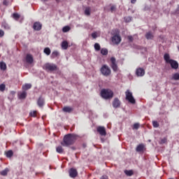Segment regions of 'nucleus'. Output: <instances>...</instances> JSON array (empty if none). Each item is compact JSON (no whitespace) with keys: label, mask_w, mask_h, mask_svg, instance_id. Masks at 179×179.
<instances>
[{"label":"nucleus","mask_w":179,"mask_h":179,"mask_svg":"<svg viewBox=\"0 0 179 179\" xmlns=\"http://www.w3.org/2000/svg\"><path fill=\"white\" fill-rule=\"evenodd\" d=\"M115 34L113 35V37H112V43L113 44L118 45L120 43H121V36H120V30L118 29H115L114 30Z\"/></svg>","instance_id":"20e7f679"},{"label":"nucleus","mask_w":179,"mask_h":179,"mask_svg":"<svg viewBox=\"0 0 179 179\" xmlns=\"http://www.w3.org/2000/svg\"><path fill=\"white\" fill-rule=\"evenodd\" d=\"M172 79L173 80H179V73H176L173 74Z\"/></svg>","instance_id":"7c9ffc66"},{"label":"nucleus","mask_w":179,"mask_h":179,"mask_svg":"<svg viewBox=\"0 0 179 179\" xmlns=\"http://www.w3.org/2000/svg\"><path fill=\"white\" fill-rule=\"evenodd\" d=\"M43 27V24L40 22H36L34 23L33 29L36 31H40Z\"/></svg>","instance_id":"9d476101"},{"label":"nucleus","mask_w":179,"mask_h":179,"mask_svg":"<svg viewBox=\"0 0 179 179\" xmlns=\"http://www.w3.org/2000/svg\"><path fill=\"white\" fill-rule=\"evenodd\" d=\"M8 169H5L0 172L1 176H8Z\"/></svg>","instance_id":"c9c22d12"},{"label":"nucleus","mask_w":179,"mask_h":179,"mask_svg":"<svg viewBox=\"0 0 179 179\" xmlns=\"http://www.w3.org/2000/svg\"><path fill=\"white\" fill-rule=\"evenodd\" d=\"M124 20L127 23H129V22H131V20H132V18L131 17H124Z\"/></svg>","instance_id":"ea45409f"},{"label":"nucleus","mask_w":179,"mask_h":179,"mask_svg":"<svg viewBox=\"0 0 179 179\" xmlns=\"http://www.w3.org/2000/svg\"><path fill=\"white\" fill-rule=\"evenodd\" d=\"M75 142H76V135L69 134L64 136L63 142L61 143V145L62 146L68 147L73 145Z\"/></svg>","instance_id":"f257e3e1"},{"label":"nucleus","mask_w":179,"mask_h":179,"mask_svg":"<svg viewBox=\"0 0 179 179\" xmlns=\"http://www.w3.org/2000/svg\"><path fill=\"white\" fill-rule=\"evenodd\" d=\"M136 152H143L145 150V145L143 144H139L136 148Z\"/></svg>","instance_id":"f3484780"},{"label":"nucleus","mask_w":179,"mask_h":179,"mask_svg":"<svg viewBox=\"0 0 179 179\" xmlns=\"http://www.w3.org/2000/svg\"><path fill=\"white\" fill-rule=\"evenodd\" d=\"M25 59L27 64H33V62H34V58L33 57V55L30 54L27 55Z\"/></svg>","instance_id":"ddd939ff"},{"label":"nucleus","mask_w":179,"mask_h":179,"mask_svg":"<svg viewBox=\"0 0 179 179\" xmlns=\"http://www.w3.org/2000/svg\"><path fill=\"white\" fill-rule=\"evenodd\" d=\"M43 52L46 55H50L51 54V49L50 48H45Z\"/></svg>","instance_id":"c756f323"},{"label":"nucleus","mask_w":179,"mask_h":179,"mask_svg":"<svg viewBox=\"0 0 179 179\" xmlns=\"http://www.w3.org/2000/svg\"><path fill=\"white\" fill-rule=\"evenodd\" d=\"M37 104L38 107H43V106H44V99L40 96L37 101Z\"/></svg>","instance_id":"a211bd4d"},{"label":"nucleus","mask_w":179,"mask_h":179,"mask_svg":"<svg viewBox=\"0 0 179 179\" xmlns=\"http://www.w3.org/2000/svg\"><path fill=\"white\" fill-rule=\"evenodd\" d=\"M127 38L129 41H130V43H132V41H134V37H132V36H129Z\"/></svg>","instance_id":"c03bdc74"},{"label":"nucleus","mask_w":179,"mask_h":179,"mask_svg":"<svg viewBox=\"0 0 179 179\" xmlns=\"http://www.w3.org/2000/svg\"><path fill=\"white\" fill-rule=\"evenodd\" d=\"M56 2H57V3L59 2V0H56Z\"/></svg>","instance_id":"8fccbe9b"},{"label":"nucleus","mask_w":179,"mask_h":179,"mask_svg":"<svg viewBox=\"0 0 179 179\" xmlns=\"http://www.w3.org/2000/svg\"><path fill=\"white\" fill-rule=\"evenodd\" d=\"M92 9L90 8V7H86L85 10L84 11V13L86 16H90V12H91Z\"/></svg>","instance_id":"5701e85b"},{"label":"nucleus","mask_w":179,"mask_h":179,"mask_svg":"<svg viewBox=\"0 0 179 179\" xmlns=\"http://www.w3.org/2000/svg\"><path fill=\"white\" fill-rule=\"evenodd\" d=\"M0 69L1 71H6V64L3 62L0 63Z\"/></svg>","instance_id":"b1692460"},{"label":"nucleus","mask_w":179,"mask_h":179,"mask_svg":"<svg viewBox=\"0 0 179 179\" xmlns=\"http://www.w3.org/2000/svg\"><path fill=\"white\" fill-rule=\"evenodd\" d=\"M64 113H72L73 111V108H72L71 106H64L62 109Z\"/></svg>","instance_id":"dca6fc26"},{"label":"nucleus","mask_w":179,"mask_h":179,"mask_svg":"<svg viewBox=\"0 0 179 179\" xmlns=\"http://www.w3.org/2000/svg\"><path fill=\"white\" fill-rule=\"evenodd\" d=\"M29 115L30 117H37V111L34 110L32 112H30Z\"/></svg>","instance_id":"473e14b6"},{"label":"nucleus","mask_w":179,"mask_h":179,"mask_svg":"<svg viewBox=\"0 0 179 179\" xmlns=\"http://www.w3.org/2000/svg\"><path fill=\"white\" fill-rule=\"evenodd\" d=\"M18 97L20 100H23L27 97V92L26 91H23L22 93L18 94Z\"/></svg>","instance_id":"2eb2a0df"},{"label":"nucleus","mask_w":179,"mask_h":179,"mask_svg":"<svg viewBox=\"0 0 179 179\" xmlns=\"http://www.w3.org/2000/svg\"><path fill=\"white\" fill-rule=\"evenodd\" d=\"M110 68L113 69V72L118 71V64H117V60L114 57L110 58Z\"/></svg>","instance_id":"0eeeda50"},{"label":"nucleus","mask_w":179,"mask_h":179,"mask_svg":"<svg viewBox=\"0 0 179 179\" xmlns=\"http://www.w3.org/2000/svg\"><path fill=\"white\" fill-rule=\"evenodd\" d=\"M125 96H126V100H127L129 103H131V104H135V103H136L135 98H134V95H132V92H131L129 90H127L125 92Z\"/></svg>","instance_id":"423d86ee"},{"label":"nucleus","mask_w":179,"mask_h":179,"mask_svg":"<svg viewBox=\"0 0 179 179\" xmlns=\"http://www.w3.org/2000/svg\"><path fill=\"white\" fill-rule=\"evenodd\" d=\"M112 104L114 108H118L121 106V101L118 98H115Z\"/></svg>","instance_id":"f8f14e48"},{"label":"nucleus","mask_w":179,"mask_h":179,"mask_svg":"<svg viewBox=\"0 0 179 179\" xmlns=\"http://www.w3.org/2000/svg\"><path fill=\"white\" fill-rule=\"evenodd\" d=\"M101 54L102 55H108V50H107V48H102L101 50Z\"/></svg>","instance_id":"cd10ccee"},{"label":"nucleus","mask_w":179,"mask_h":179,"mask_svg":"<svg viewBox=\"0 0 179 179\" xmlns=\"http://www.w3.org/2000/svg\"><path fill=\"white\" fill-rule=\"evenodd\" d=\"M164 59L166 62V64H170L172 69H178V62L174 59H170V55L166 53L164 55Z\"/></svg>","instance_id":"7ed1b4c3"},{"label":"nucleus","mask_w":179,"mask_h":179,"mask_svg":"<svg viewBox=\"0 0 179 179\" xmlns=\"http://www.w3.org/2000/svg\"><path fill=\"white\" fill-rule=\"evenodd\" d=\"M45 69L46 71H50L51 72H52V71H57V65L47 64L45 65Z\"/></svg>","instance_id":"1a4fd4ad"},{"label":"nucleus","mask_w":179,"mask_h":179,"mask_svg":"<svg viewBox=\"0 0 179 179\" xmlns=\"http://www.w3.org/2000/svg\"><path fill=\"white\" fill-rule=\"evenodd\" d=\"M124 173L126 176H128V177H131V176H134V171L132 170H125Z\"/></svg>","instance_id":"a878e982"},{"label":"nucleus","mask_w":179,"mask_h":179,"mask_svg":"<svg viewBox=\"0 0 179 179\" xmlns=\"http://www.w3.org/2000/svg\"><path fill=\"white\" fill-rule=\"evenodd\" d=\"M131 3H135L136 2V0H131Z\"/></svg>","instance_id":"09e8293b"},{"label":"nucleus","mask_w":179,"mask_h":179,"mask_svg":"<svg viewBox=\"0 0 179 179\" xmlns=\"http://www.w3.org/2000/svg\"><path fill=\"white\" fill-rule=\"evenodd\" d=\"M115 9H117V8L115 7V6H112L110 7V12L113 13V12H115Z\"/></svg>","instance_id":"37998d69"},{"label":"nucleus","mask_w":179,"mask_h":179,"mask_svg":"<svg viewBox=\"0 0 179 179\" xmlns=\"http://www.w3.org/2000/svg\"><path fill=\"white\" fill-rule=\"evenodd\" d=\"M69 176L71 178H76L78 176V171L73 168L70 169Z\"/></svg>","instance_id":"9b49d317"},{"label":"nucleus","mask_w":179,"mask_h":179,"mask_svg":"<svg viewBox=\"0 0 179 179\" xmlns=\"http://www.w3.org/2000/svg\"><path fill=\"white\" fill-rule=\"evenodd\" d=\"M5 87H6L5 84H1V85H0V91H1V92H5Z\"/></svg>","instance_id":"4c0bfd02"},{"label":"nucleus","mask_w":179,"mask_h":179,"mask_svg":"<svg viewBox=\"0 0 179 179\" xmlns=\"http://www.w3.org/2000/svg\"><path fill=\"white\" fill-rule=\"evenodd\" d=\"M56 152L57 153H64V148H62V146L59 145L56 148Z\"/></svg>","instance_id":"bb28decb"},{"label":"nucleus","mask_w":179,"mask_h":179,"mask_svg":"<svg viewBox=\"0 0 179 179\" xmlns=\"http://www.w3.org/2000/svg\"><path fill=\"white\" fill-rule=\"evenodd\" d=\"M101 96L105 100H110L114 97V92L110 89H102L101 90Z\"/></svg>","instance_id":"f03ea898"},{"label":"nucleus","mask_w":179,"mask_h":179,"mask_svg":"<svg viewBox=\"0 0 179 179\" xmlns=\"http://www.w3.org/2000/svg\"><path fill=\"white\" fill-rule=\"evenodd\" d=\"M100 179H108V176L103 175L100 178Z\"/></svg>","instance_id":"de8ad7c7"},{"label":"nucleus","mask_w":179,"mask_h":179,"mask_svg":"<svg viewBox=\"0 0 179 179\" xmlns=\"http://www.w3.org/2000/svg\"><path fill=\"white\" fill-rule=\"evenodd\" d=\"M153 34H152V32L149 31L147 32L145 34V38H147V40H152V38H153Z\"/></svg>","instance_id":"4be33fe9"},{"label":"nucleus","mask_w":179,"mask_h":179,"mask_svg":"<svg viewBox=\"0 0 179 179\" xmlns=\"http://www.w3.org/2000/svg\"><path fill=\"white\" fill-rule=\"evenodd\" d=\"M61 47L62 50H68L69 43L68 41H64L62 42Z\"/></svg>","instance_id":"6ab92c4d"},{"label":"nucleus","mask_w":179,"mask_h":179,"mask_svg":"<svg viewBox=\"0 0 179 179\" xmlns=\"http://www.w3.org/2000/svg\"><path fill=\"white\" fill-rule=\"evenodd\" d=\"M92 38H97V33L94 32L92 34Z\"/></svg>","instance_id":"49530a36"},{"label":"nucleus","mask_w":179,"mask_h":179,"mask_svg":"<svg viewBox=\"0 0 179 179\" xmlns=\"http://www.w3.org/2000/svg\"><path fill=\"white\" fill-rule=\"evenodd\" d=\"M3 5H4L5 6H8V5H9V2H8V0H3Z\"/></svg>","instance_id":"a18cd8bd"},{"label":"nucleus","mask_w":179,"mask_h":179,"mask_svg":"<svg viewBox=\"0 0 179 179\" xmlns=\"http://www.w3.org/2000/svg\"><path fill=\"white\" fill-rule=\"evenodd\" d=\"M94 48H95L96 51H100V50H101L100 44L95 43L94 44Z\"/></svg>","instance_id":"72a5a7b5"},{"label":"nucleus","mask_w":179,"mask_h":179,"mask_svg":"<svg viewBox=\"0 0 179 179\" xmlns=\"http://www.w3.org/2000/svg\"><path fill=\"white\" fill-rule=\"evenodd\" d=\"M71 30V27L69 26H65L62 28L63 33H68Z\"/></svg>","instance_id":"c85d7f7f"},{"label":"nucleus","mask_w":179,"mask_h":179,"mask_svg":"<svg viewBox=\"0 0 179 179\" xmlns=\"http://www.w3.org/2000/svg\"><path fill=\"white\" fill-rule=\"evenodd\" d=\"M22 89V90H29V89H31V84L27 83L23 85Z\"/></svg>","instance_id":"412c9836"},{"label":"nucleus","mask_w":179,"mask_h":179,"mask_svg":"<svg viewBox=\"0 0 179 179\" xmlns=\"http://www.w3.org/2000/svg\"><path fill=\"white\" fill-rule=\"evenodd\" d=\"M51 58L54 59V58H57V57H59V52L57 50H55L51 54Z\"/></svg>","instance_id":"aec40b11"},{"label":"nucleus","mask_w":179,"mask_h":179,"mask_svg":"<svg viewBox=\"0 0 179 179\" xmlns=\"http://www.w3.org/2000/svg\"><path fill=\"white\" fill-rule=\"evenodd\" d=\"M136 75L137 76H143L145 75V69L143 68H138L136 69Z\"/></svg>","instance_id":"4468645a"},{"label":"nucleus","mask_w":179,"mask_h":179,"mask_svg":"<svg viewBox=\"0 0 179 179\" xmlns=\"http://www.w3.org/2000/svg\"><path fill=\"white\" fill-rule=\"evenodd\" d=\"M6 157H12V156H13V151L8 150L6 152Z\"/></svg>","instance_id":"2f4dec72"},{"label":"nucleus","mask_w":179,"mask_h":179,"mask_svg":"<svg viewBox=\"0 0 179 179\" xmlns=\"http://www.w3.org/2000/svg\"><path fill=\"white\" fill-rule=\"evenodd\" d=\"M13 16L14 19H19V17H20V15H19V14H17V13H14L13 15Z\"/></svg>","instance_id":"79ce46f5"},{"label":"nucleus","mask_w":179,"mask_h":179,"mask_svg":"<svg viewBox=\"0 0 179 179\" xmlns=\"http://www.w3.org/2000/svg\"><path fill=\"white\" fill-rule=\"evenodd\" d=\"M5 36V31L3 30L0 29V38Z\"/></svg>","instance_id":"a19ab883"},{"label":"nucleus","mask_w":179,"mask_h":179,"mask_svg":"<svg viewBox=\"0 0 179 179\" xmlns=\"http://www.w3.org/2000/svg\"><path fill=\"white\" fill-rule=\"evenodd\" d=\"M152 127L154 128H159V122L157 121H152Z\"/></svg>","instance_id":"e433bc0d"},{"label":"nucleus","mask_w":179,"mask_h":179,"mask_svg":"<svg viewBox=\"0 0 179 179\" xmlns=\"http://www.w3.org/2000/svg\"><path fill=\"white\" fill-rule=\"evenodd\" d=\"M78 1H81V0H78Z\"/></svg>","instance_id":"3c124183"},{"label":"nucleus","mask_w":179,"mask_h":179,"mask_svg":"<svg viewBox=\"0 0 179 179\" xmlns=\"http://www.w3.org/2000/svg\"><path fill=\"white\" fill-rule=\"evenodd\" d=\"M133 129H139V123H135L133 126Z\"/></svg>","instance_id":"58836bf2"},{"label":"nucleus","mask_w":179,"mask_h":179,"mask_svg":"<svg viewBox=\"0 0 179 179\" xmlns=\"http://www.w3.org/2000/svg\"><path fill=\"white\" fill-rule=\"evenodd\" d=\"M1 27L5 29V30H9V29H10V27H9V24H8L6 22H3L1 24Z\"/></svg>","instance_id":"393cba45"},{"label":"nucleus","mask_w":179,"mask_h":179,"mask_svg":"<svg viewBox=\"0 0 179 179\" xmlns=\"http://www.w3.org/2000/svg\"><path fill=\"white\" fill-rule=\"evenodd\" d=\"M160 145H164V143H167V138H164L161 139V141L159 142Z\"/></svg>","instance_id":"f704fd0d"},{"label":"nucleus","mask_w":179,"mask_h":179,"mask_svg":"<svg viewBox=\"0 0 179 179\" xmlns=\"http://www.w3.org/2000/svg\"><path fill=\"white\" fill-rule=\"evenodd\" d=\"M100 71L103 76H110L111 75V69L107 64H103L101 66Z\"/></svg>","instance_id":"39448f33"},{"label":"nucleus","mask_w":179,"mask_h":179,"mask_svg":"<svg viewBox=\"0 0 179 179\" xmlns=\"http://www.w3.org/2000/svg\"><path fill=\"white\" fill-rule=\"evenodd\" d=\"M96 131L98 133H99V135H101V136H106V135H107V131H106V127H104L103 126H99L96 128Z\"/></svg>","instance_id":"6e6552de"}]
</instances>
